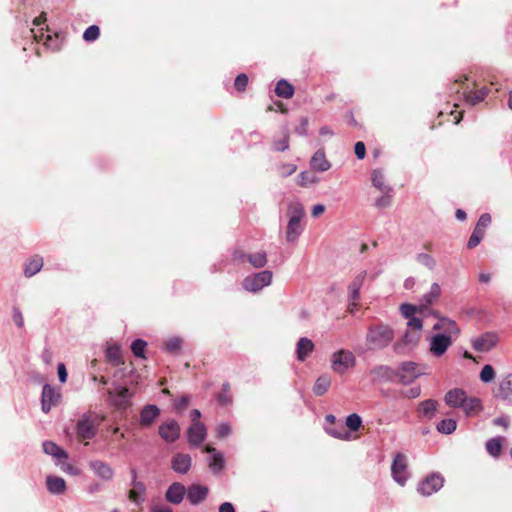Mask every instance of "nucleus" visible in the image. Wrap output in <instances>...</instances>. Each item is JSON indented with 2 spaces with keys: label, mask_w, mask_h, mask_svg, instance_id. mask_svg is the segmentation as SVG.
<instances>
[{
  "label": "nucleus",
  "mask_w": 512,
  "mask_h": 512,
  "mask_svg": "<svg viewBox=\"0 0 512 512\" xmlns=\"http://www.w3.org/2000/svg\"><path fill=\"white\" fill-rule=\"evenodd\" d=\"M394 337L393 328L387 324L380 323L368 327L365 341L368 350L377 351L388 347L394 340Z\"/></svg>",
  "instance_id": "obj_1"
},
{
  "label": "nucleus",
  "mask_w": 512,
  "mask_h": 512,
  "mask_svg": "<svg viewBox=\"0 0 512 512\" xmlns=\"http://www.w3.org/2000/svg\"><path fill=\"white\" fill-rule=\"evenodd\" d=\"M289 221L286 231V239L289 242H295L301 235L303 229L301 220L304 217V209L298 202L291 203L288 208Z\"/></svg>",
  "instance_id": "obj_2"
},
{
  "label": "nucleus",
  "mask_w": 512,
  "mask_h": 512,
  "mask_svg": "<svg viewBox=\"0 0 512 512\" xmlns=\"http://www.w3.org/2000/svg\"><path fill=\"white\" fill-rule=\"evenodd\" d=\"M272 277L273 274L269 270L253 273L244 278L242 286L246 291L256 293L269 286L272 282Z\"/></svg>",
  "instance_id": "obj_3"
},
{
  "label": "nucleus",
  "mask_w": 512,
  "mask_h": 512,
  "mask_svg": "<svg viewBox=\"0 0 512 512\" xmlns=\"http://www.w3.org/2000/svg\"><path fill=\"white\" fill-rule=\"evenodd\" d=\"M356 363L354 354L345 349H341L333 353L331 358L332 369L338 374H344L352 368Z\"/></svg>",
  "instance_id": "obj_4"
},
{
  "label": "nucleus",
  "mask_w": 512,
  "mask_h": 512,
  "mask_svg": "<svg viewBox=\"0 0 512 512\" xmlns=\"http://www.w3.org/2000/svg\"><path fill=\"white\" fill-rule=\"evenodd\" d=\"M75 429L77 438L80 441H88L93 439L98 431L96 424L87 413H84L78 419Z\"/></svg>",
  "instance_id": "obj_5"
},
{
  "label": "nucleus",
  "mask_w": 512,
  "mask_h": 512,
  "mask_svg": "<svg viewBox=\"0 0 512 512\" xmlns=\"http://www.w3.org/2000/svg\"><path fill=\"white\" fill-rule=\"evenodd\" d=\"M391 474L395 482L400 486H404L408 480L407 458L402 453H397L391 465Z\"/></svg>",
  "instance_id": "obj_6"
},
{
  "label": "nucleus",
  "mask_w": 512,
  "mask_h": 512,
  "mask_svg": "<svg viewBox=\"0 0 512 512\" xmlns=\"http://www.w3.org/2000/svg\"><path fill=\"white\" fill-rule=\"evenodd\" d=\"M420 333L406 331L404 335L393 345V351L397 355H406L411 352L418 344Z\"/></svg>",
  "instance_id": "obj_7"
},
{
  "label": "nucleus",
  "mask_w": 512,
  "mask_h": 512,
  "mask_svg": "<svg viewBox=\"0 0 512 512\" xmlns=\"http://www.w3.org/2000/svg\"><path fill=\"white\" fill-rule=\"evenodd\" d=\"M395 372L398 381L404 385L412 383L422 374L420 371H418V365L412 361L401 363V365L395 369Z\"/></svg>",
  "instance_id": "obj_8"
},
{
  "label": "nucleus",
  "mask_w": 512,
  "mask_h": 512,
  "mask_svg": "<svg viewBox=\"0 0 512 512\" xmlns=\"http://www.w3.org/2000/svg\"><path fill=\"white\" fill-rule=\"evenodd\" d=\"M60 389L44 384L41 394V409L44 413H48L53 406H56L61 400Z\"/></svg>",
  "instance_id": "obj_9"
},
{
  "label": "nucleus",
  "mask_w": 512,
  "mask_h": 512,
  "mask_svg": "<svg viewBox=\"0 0 512 512\" xmlns=\"http://www.w3.org/2000/svg\"><path fill=\"white\" fill-rule=\"evenodd\" d=\"M444 479L440 474L433 473L427 476L417 488V491L423 496H430L440 490L443 486Z\"/></svg>",
  "instance_id": "obj_10"
},
{
  "label": "nucleus",
  "mask_w": 512,
  "mask_h": 512,
  "mask_svg": "<svg viewBox=\"0 0 512 512\" xmlns=\"http://www.w3.org/2000/svg\"><path fill=\"white\" fill-rule=\"evenodd\" d=\"M494 397L510 403L512 401V372L502 376L493 391Z\"/></svg>",
  "instance_id": "obj_11"
},
{
  "label": "nucleus",
  "mask_w": 512,
  "mask_h": 512,
  "mask_svg": "<svg viewBox=\"0 0 512 512\" xmlns=\"http://www.w3.org/2000/svg\"><path fill=\"white\" fill-rule=\"evenodd\" d=\"M451 345V335L438 333L433 335L430 339V351L436 357H440L445 354Z\"/></svg>",
  "instance_id": "obj_12"
},
{
  "label": "nucleus",
  "mask_w": 512,
  "mask_h": 512,
  "mask_svg": "<svg viewBox=\"0 0 512 512\" xmlns=\"http://www.w3.org/2000/svg\"><path fill=\"white\" fill-rule=\"evenodd\" d=\"M498 335L494 332H486L472 340V347L477 352H488L498 343Z\"/></svg>",
  "instance_id": "obj_13"
},
{
  "label": "nucleus",
  "mask_w": 512,
  "mask_h": 512,
  "mask_svg": "<svg viewBox=\"0 0 512 512\" xmlns=\"http://www.w3.org/2000/svg\"><path fill=\"white\" fill-rule=\"evenodd\" d=\"M180 426L176 420L162 423L158 428L160 437L167 443H173L180 437Z\"/></svg>",
  "instance_id": "obj_14"
},
{
  "label": "nucleus",
  "mask_w": 512,
  "mask_h": 512,
  "mask_svg": "<svg viewBox=\"0 0 512 512\" xmlns=\"http://www.w3.org/2000/svg\"><path fill=\"white\" fill-rule=\"evenodd\" d=\"M366 276L367 272L361 271L354 277V279L348 286L349 303L351 306H353L352 308H350L351 313L354 312V308L357 306V302L360 299V289L364 283Z\"/></svg>",
  "instance_id": "obj_15"
},
{
  "label": "nucleus",
  "mask_w": 512,
  "mask_h": 512,
  "mask_svg": "<svg viewBox=\"0 0 512 512\" xmlns=\"http://www.w3.org/2000/svg\"><path fill=\"white\" fill-rule=\"evenodd\" d=\"M107 393L110 403L117 409L125 410L130 405L131 393L128 388L120 387L116 392L108 390Z\"/></svg>",
  "instance_id": "obj_16"
},
{
  "label": "nucleus",
  "mask_w": 512,
  "mask_h": 512,
  "mask_svg": "<svg viewBox=\"0 0 512 512\" xmlns=\"http://www.w3.org/2000/svg\"><path fill=\"white\" fill-rule=\"evenodd\" d=\"M206 436L207 430L203 423H192L187 429V438L191 446H199Z\"/></svg>",
  "instance_id": "obj_17"
},
{
  "label": "nucleus",
  "mask_w": 512,
  "mask_h": 512,
  "mask_svg": "<svg viewBox=\"0 0 512 512\" xmlns=\"http://www.w3.org/2000/svg\"><path fill=\"white\" fill-rule=\"evenodd\" d=\"M370 374L377 383L393 382L396 379L395 369L388 365H377L371 369Z\"/></svg>",
  "instance_id": "obj_18"
},
{
  "label": "nucleus",
  "mask_w": 512,
  "mask_h": 512,
  "mask_svg": "<svg viewBox=\"0 0 512 512\" xmlns=\"http://www.w3.org/2000/svg\"><path fill=\"white\" fill-rule=\"evenodd\" d=\"M89 467L96 476L104 481H110L114 477L113 468L104 461L92 460L89 462Z\"/></svg>",
  "instance_id": "obj_19"
},
{
  "label": "nucleus",
  "mask_w": 512,
  "mask_h": 512,
  "mask_svg": "<svg viewBox=\"0 0 512 512\" xmlns=\"http://www.w3.org/2000/svg\"><path fill=\"white\" fill-rule=\"evenodd\" d=\"M185 494V486L180 482H174L168 487L165 498L168 502L178 505L183 501Z\"/></svg>",
  "instance_id": "obj_20"
},
{
  "label": "nucleus",
  "mask_w": 512,
  "mask_h": 512,
  "mask_svg": "<svg viewBox=\"0 0 512 512\" xmlns=\"http://www.w3.org/2000/svg\"><path fill=\"white\" fill-rule=\"evenodd\" d=\"M192 464V459L189 454L177 453L171 459L172 469L179 474H186Z\"/></svg>",
  "instance_id": "obj_21"
},
{
  "label": "nucleus",
  "mask_w": 512,
  "mask_h": 512,
  "mask_svg": "<svg viewBox=\"0 0 512 512\" xmlns=\"http://www.w3.org/2000/svg\"><path fill=\"white\" fill-rule=\"evenodd\" d=\"M137 474L135 470H132V486L133 488L129 492V498L136 504H141L145 500L146 487L144 483L137 481Z\"/></svg>",
  "instance_id": "obj_22"
},
{
  "label": "nucleus",
  "mask_w": 512,
  "mask_h": 512,
  "mask_svg": "<svg viewBox=\"0 0 512 512\" xmlns=\"http://www.w3.org/2000/svg\"><path fill=\"white\" fill-rule=\"evenodd\" d=\"M187 492V499L192 505H198L203 502L208 495V488L200 484H192Z\"/></svg>",
  "instance_id": "obj_23"
},
{
  "label": "nucleus",
  "mask_w": 512,
  "mask_h": 512,
  "mask_svg": "<svg viewBox=\"0 0 512 512\" xmlns=\"http://www.w3.org/2000/svg\"><path fill=\"white\" fill-rule=\"evenodd\" d=\"M159 415L160 409L156 405H145L140 411L139 423L143 427H148L154 423Z\"/></svg>",
  "instance_id": "obj_24"
},
{
  "label": "nucleus",
  "mask_w": 512,
  "mask_h": 512,
  "mask_svg": "<svg viewBox=\"0 0 512 512\" xmlns=\"http://www.w3.org/2000/svg\"><path fill=\"white\" fill-rule=\"evenodd\" d=\"M433 329L443 330V334L451 335V337L458 336L460 334V329L457 326L456 322L452 319L446 317H440L438 321L434 324Z\"/></svg>",
  "instance_id": "obj_25"
},
{
  "label": "nucleus",
  "mask_w": 512,
  "mask_h": 512,
  "mask_svg": "<svg viewBox=\"0 0 512 512\" xmlns=\"http://www.w3.org/2000/svg\"><path fill=\"white\" fill-rule=\"evenodd\" d=\"M205 452L211 454L209 460V468L213 471V473L221 472L225 465L223 454L210 446L205 447Z\"/></svg>",
  "instance_id": "obj_26"
},
{
  "label": "nucleus",
  "mask_w": 512,
  "mask_h": 512,
  "mask_svg": "<svg viewBox=\"0 0 512 512\" xmlns=\"http://www.w3.org/2000/svg\"><path fill=\"white\" fill-rule=\"evenodd\" d=\"M466 396L463 389L454 388L445 394L444 401L451 408H460Z\"/></svg>",
  "instance_id": "obj_27"
},
{
  "label": "nucleus",
  "mask_w": 512,
  "mask_h": 512,
  "mask_svg": "<svg viewBox=\"0 0 512 512\" xmlns=\"http://www.w3.org/2000/svg\"><path fill=\"white\" fill-rule=\"evenodd\" d=\"M314 349V343L307 337H301L296 344L297 359L301 362L311 354Z\"/></svg>",
  "instance_id": "obj_28"
},
{
  "label": "nucleus",
  "mask_w": 512,
  "mask_h": 512,
  "mask_svg": "<svg viewBox=\"0 0 512 512\" xmlns=\"http://www.w3.org/2000/svg\"><path fill=\"white\" fill-rule=\"evenodd\" d=\"M46 486L53 495H61L66 491V482L63 478L57 476H47Z\"/></svg>",
  "instance_id": "obj_29"
},
{
  "label": "nucleus",
  "mask_w": 512,
  "mask_h": 512,
  "mask_svg": "<svg viewBox=\"0 0 512 512\" xmlns=\"http://www.w3.org/2000/svg\"><path fill=\"white\" fill-rule=\"evenodd\" d=\"M311 167L319 172H325L330 168V163L326 159L325 153L323 150H317L311 158L310 161Z\"/></svg>",
  "instance_id": "obj_30"
},
{
  "label": "nucleus",
  "mask_w": 512,
  "mask_h": 512,
  "mask_svg": "<svg viewBox=\"0 0 512 512\" xmlns=\"http://www.w3.org/2000/svg\"><path fill=\"white\" fill-rule=\"evenodd\" d=\"M437 401L433 399L424 400L419 403L417 412L421 417L432 419L437 411Z\"/></svg>",
  "instance_id": "obj_31"
},
{
  "label": "nucleus",
  "mask_w": 512,
  "mask_h": 512,
  "mask_svg": "<svg viewBox=\"0 0 512 512\" xmlns=\"http://www.w3.org/2000/svg\"><path fill=\"white\" fill-rule=\"evenodd\" d=\"M441 293V288L438 283H433L430 287L428 293L423 295L422 302L420 304V313H424V311L431 305Z\"/></svg>",
  "instance_id": "obj_32"
},
{
  "label": "nucleus",
  "mask_w": 512,
  "mask_h": 512,
  "mask_svg": "<svg viewBox=\"0 0 512 512\" xmlns=\"http://www.w3.org/2000/svg\"><path fill=\"white\" fill-rule=\"evenodd\" d=\"M371 181L373 186L381 192L393 191L392 187L385 183L384 173L380 169H375L372 171Z\"/></svg>",
  "instance_id": "obj_33"
},
{
  "label": "nucleus",
  "mask_w": 512,
  "mask_h": 512,
  "mask_svg": "<svg viewBox=\"0 0 512 512\" xmlns=\"http://www.w3.org/2000/svg\"><path fill=\"white\" fill-rule=\"evenodd\" d=\"M42 448L44 453L51 455L56 459H66L68 457L66 451L52 441L43 442Z\"/></svg>",
  "instance_id": "obj_34"
},
{
  "label": "nucleus",
  "mask_w": 512,
  "mask_h": 512,
  "mask_svg": "<svg viewBox=\"0 0 512 512\" xmlns=\"http://www.w3.org/2000/svg\"><path fill=\"white\" fill-rule=\"evenodd\" d=\"M43 258L36 255L33 256L25 265L24 274L26 277H32L37 274L43 267Z\"/></svg>",
  "instance_id": "obj_35"
},
{
  "label": "nucleus",
  "mask_w": 512,
  "mask_h": 512,
  "mask_svg": "<svg viewBox=\"0 0 512 512\" xmlns=\"http://www.w3.org/2000/svg\"><path fill=\"white\" fill-rule=\"evenodd\" d=\"M331 385V377L327 374H323L317 378L313 386V393L316 396L324 395Z\"/></svg>",
  "instance_id": "obj_36"
},
{
  "label": "nucleus",
  "mask_w": 512,
  "mask_h": 512,
  "mask_svg": "<svg viewBox=\"0 0 512 512\" xmlns=\"http://www.w3.org/2000/svg\"><path fill=\"white\" fill-rule=\"evenodd\" d=\"M460 408L464 411L466 416H471L476 411L481 410V401L477 397L466 396Z\"/></svg>",
  "instance_id": "obj_37"
},
{
  "label": "nucleus",
  "mask_w": 512,
  "mask_h": 512,
  "mask_svg": "<svg viewBox=\"0 0 512 512\" xmlns=\"http://www.w3.org/2000/svg\"><path fill=\"white\" fill-rule=\"evenodd\" d=\"M275 93L278 97L289 99L294 94V87L285 79H281L276 84Z\"/></svg>",
  "instance_id": "obj_38"
},
{
  "label": "nucleus",
  "mask_w": 512,
  "mask_h": 512,
  "mask_svg": "<svg viewBox=\"0 0 512 512\" xmlns=\"http://www.w3.org/2000/svg\"><path fill=\"white\" fill-rule=\"evenodd\" d=\"M106 357L114 366L123 364L121 348L116 344L107 347Z\"/></svg>",
  "instance_id": "obj_39"
},
{
  "label": "nucleus",
  "mask_w": 512,
  "mask_h": 512,
  "mask_svg": "<svg viewBox=\"0 0 512 512\" xmlns=\"http://www.w3.org/2000/svg\"><path fill=\"white\" fill-rule=\"evenodd\" d=\"M325 431L330 436L337 438V439H348L350 436V433L346 430L345 426L342 424L339 425H326Z\"/></svg>",
  "instance_id": "obj_40"
},
{
  "label": "nucleus",
  "mask_w": 512,
  "mask_h": 512,
  "mask_svg": "<svg viewBox=\"0 0 512 512\" xmlns=\"http://www.w3.org/2000/svg\"><path fill=\"white\" fill-rule=\"evenodd\" d=\"M503 441L504 438L500 436L489 439L486 442L487 452L493 457H498L501 453Z\"/></svg>",
  "instance_id": "obj_41"
},
{
  "label": "nucleus",
  "mask_w": 512,
  "mask_h": 512,
  "mask_svg": "<svg viewBox=\"0 0 512 512\" xmlns=\"http://www.w3.org/2000/svg\"><path fill=\"white\" fill-rule=\"evenodd\" d=\"M487 89L483 88L477 91H469L464 93L465 101L474 106L480 102H482L487 96Z\"/></svg>",
  "instance_id": "obj_42"
},
{
  "label": "nucleus",
  "mask_w": 512,
  "mask_h": 512,
  "mask_svg": "<svg viewBox=\"0 0 512 512\" xmlns=\"http://www.w3.org/2000/svg\"><path fill=\"white\" fill-rule=\"evenodd\" d=\"M255 268H262L267 263V255L264 251L243 255Z\"/></svg>",
  "instance_id": "obj_43"
},
{
  "label": "nucleus",
  "mask_w": 512,
  "mask_h": 512,
  "mask_svg": "<svg viewBox=\"0 0 512 512\" xmlns=\"http://www.w3.org/2000/svg\"><path fill=\"white\" fill-rule=\"evenodd\" d=\"M456 427V421L451 418L443 419L437 424L438 432L446 435L452 434L456 430Z\"/></svg>",
  "instance_id": "obj_44"
},
{
  "label": "nucleus",
  "mask_w": 512,
  "mask_h": 512,
  "mask_svg": "<svg viewBox=\"0 0 512 512\" xmlns=\"http://www.w3.org/2000/svg\"><path fill=\"white\" fill-rule=\"evenodd\" d=\"M183 344V339L179 336H174L165 341V351L171 354H176L180 351Z\"/></svg>",
  "instance_id": "obj_45"
},
{
  "label": "nucleus",
  "mask_w": 512,
  "mask_h": 512,
  "mask_svg": "<svg viewBox=\"0 0 512 512\" xmlns=\"http://www.w3.org/2000/svg\"><path fill=\"white\" fill-rule=\"evenodd\" d=\"M416 261L428 268L429 270H434L436 268V260L433 256L427 253H419L416 256Z\"/></svg>",
  "instance_id": "obj_46"
},
{
  "label": "nucleus",
  "mask_w": 512,
  "mask_h": 512,
  "mask_svg": "<svg viewBox=\"0 0 512 512\" xmlns=\"http://www.w3.org/2000/svg\"><path fill=\"white\" fill-rule=\"evenodd\" d=\"M393 191L382 192V195L375 199V207L387 208L392 204Z\"/></svg>",
  "instance_id": "obj_47"
},
{
  "label": "nucleus",
  "mask_w": 512,
  "mask_h": 512,
  "mask_svg": "<svg viewBox=\"0 0 512 512\" xmlns=\"http://www.w3.org/2000/svg\"><path fill=\"white\" fill-rule=\"evenodd\" d=\"M495 375L496 373L493 366L486 364L481 369L479 377L483 383H490L495 379Z\"/></svg>",
  "instance_id": "obj_48"
},
{
  "label": "nucleus",
  "mask_w": 512,
  "mask_h": 512,
  "mask_svg": "<svg viewBox=\"0 0 512 512\" xmlns=\"http://www.w3.org/2000/svg\"><path fill=\"white\" fill-rule=\"evenodd\" d=\"M147 342L142 339H136L131 344V351L135 357L145 358L144 351Z\"/></svg>",
  "instance_id": "obj_49"
},
{
  "label": "nucleus",
  "mask_w": 512,
  "mask_h": 512,
  "mask_svg": "<svg viewBox=\"0 0 512 512\" xmlns=\"http://www.w3.org/2000/svg\"><path fill=\"white\" fill-rule=\"evenodd\" d=\"M484 235H485V232L474 227L472 234L469 237L467 247L469 249H473V248L477 247L480 244V242L482 241V239L484 238Z\"/></svg>",
  "instance_id": "obj_50"
},
{
  "label": "nucleus",
  "mask_w": 512,
  "mask_h": 512,
  "mask_svg": "<svg viewBox=\"0 0 512 512\" xmlns=\"http://www.w3.org/2000/svg\"><path fill=\"white\" fill-rule=\"evenodd\" d=\"M417 311L420 312V305L417 307V306L409 304V303H403L400 306V312L403 315V317L406 319L415 317L414 315Z\"/></svg>",
  "instance_id": "obj_51"
},
{
  "label": "nucleus",
  "mask_w": 512,
  "mask_h": 512,
  "mask_svg": "<svg viewBox=\"0 0 512 512\" xmlns=\"http://www.w3.org/2000/svg\"><path fill=\"white\" fill-rule=\"evenodd\" d=\"M361 424L362 419L356 413H352L346 417V426L352 431H357L361 427Z\"/></svg>",
  "instance_id": "obj_52"
},
{
  "label": "nucleus",
  "mask_w": 512,
  "mask_h": 512,
  "mask_svg": "<svg viewBox=\"0 0 512 512\" xmlns=\"http://www.w3.org/2000/svg\"><path fill=\"white\" fill-rule=\"evenodd\" d=\"M100 29L97 25L89 26L83 33V39L87 42L95 41L99 38Z\"/></svg>",
  "instance_id": "obj_53"
},
{
  "label": "nucleus",
  "mask_w": 512,
  "mask_h": 512,
  "mask_svg": "<svg viewBox=\"0 0 512 512\" xmlns=\"http://www.w3.org/2000/svg\"><path fill=\"white\" fill-rule=\"evenodd\" d=\"M490 224H491L490 214L484 213L479 217L475 228L485 232Z\"/></svg>",
  "instance_id": "obj_54"
},
{
  "label": "nucleus",
  "mask_w": 512,
  "mask_h": 512,
  "mask_svg": "<svg viewBox=\"0 0 512 512\" xmlns=\"http://www.w3.org/2000/svg\"><path fill=\"white\" fill-rule=\"evenodd\" d=\"M317 181H318V179L316 178V176H314L308 172H302L299 175L298 183L300 186H307L309 184L316 183Z\"/></svg>",
  "instance_id": "obj_55"
},
{
  "label": "nucleus",
  "mask_w": 512,
  "mask_h": 512,
  "mask_svg": "<svg viewBox=\"0 0 512 512\" xmlns=\"http://www.w3.org/2000/svg\"><path fill=\"white\" fill-rule=\"evenodd\" d=\"M289 148V136L287 133L284 134L283 139L273 142V150L275 151H286Z\"/></svg>",
  "instance_id": "obj_56"
},
{
  "label": "nucleus",
  "mask_w": 512,
  "mask_h": 512,
  "mask_svg": "<svg viewBox=\"0 0 512 512\" xmlns=\"http://www.w3.org/2000/svg\"><path fill=\"white\" fill-rule=\"evenodd\" d=\"M248 84V77L246 74L241 73L237 75L234 81V86L238 91H244Z\"/></svg>",
  "instance_id": "obj_57"
},
{
  "label": "nucleus",
  "mask_w": 512,
  "mask_h": 512,
  "mask_svg": "<svg viewBox=\"0 0 512 512\" xmlns=\"http://www.w3.org/2000/svg\"><path fill=\"white\" fill-rule=\"evenodd\" d=\"M190 404V397L187 395L181 396L174 401V408L178 411L186 409Z\"/></svg>",
  "instance_id": "obj_58"
},
{
  "label": "nucleus",
  "mask_w": 512,
  "mask_h": 512,
  "mask_svg": "<svg viewBox=\"0 0 512 512\" xmlns=\"http://www.w3.org/2000/svg\"><path fill=\"white\" fill-rule=\"evenodd\" d=\"M407 326H408V328L413 330L412 332L420 333V331L422 330V327H423V323L420 318L412 317V318L408 319Z\"/></svg>",
  "instance_id": "obj_59"
},
{
  "label": "nucleus",
  "mask_w": 512,
  "mask_h": 512,
  "mask_svg": "<svg viewBox=\"0 0 512 512\" xmlns=\"http://www.w3.org/2000/svg\"><path fill=\"white\" fill-rule=\"evenodd\" d=\"M296 169L297 167L294 164H283L278 168V171L282 177H287L292 175Z\"/></svg>",
  "instance_id": "obj_60"
},
{
  "label": "nucleus",
  "mask_w": 512,
  "mask_h": 512,
  "mask_svg": "<svg viewBox=\"0 0 512 512\" xmlns=\"http://www.w3.org/2000/svg\"><path fill=\"white\" fill-rule=\"evenodd\" d=\"M60 469L70 475H79L80 470L68 462L59 463Z\"/></svg>",
  "instance_id": "obj_61"
},
{
  "label": "nucleus",
  "mask_w": 512,
  "mask_h": 512,
  "mask_svg": "<svg viewBox=\"0 0 512 512\" xmlns=\"http://www.w3.org/2000/svg\"><path fill=\"white\" fill-rule=\"evenodd\" d=\"M231 432H232V429H231L230 425L227 423H221L216 430V434H217L218 438H225V437L229 436L231 434Z\"/></svg>",
  "instance_id": "obj_62"
},
{
  "label": "nucleus",
  "mask_w": 512,
  "mask_h": 512,
  "mask_svg": "<svg viewBox=\"0 0 512 512\" xmlns=\"http://www.w3.org/2000/svg\"><path fill=\"white\" fill-rule=\"evenodd\" d=\"M12 318H13L14 323L19 328L24 326V318H23L22 312L20 311V309L18 307H13Z\"/></svg>",
  "instance_id": "obj_63"
},
{
  "label": "nucleus",
  "mask_w": 512,
  "mask_h": 512,
  "mask_svg": "<svg viewBox=\"0 0 512 512\" xmlns=\"http://www.w3.org/2000/svg\"><path fill=\"white\" fill-rule=\"evenodd\" d=\"M307 127H308V118L301 117L299 125L295 128V133L300 136L307 135Z\"/></svg>",
  "instance_id": "obj_64"
}]
</instances>
